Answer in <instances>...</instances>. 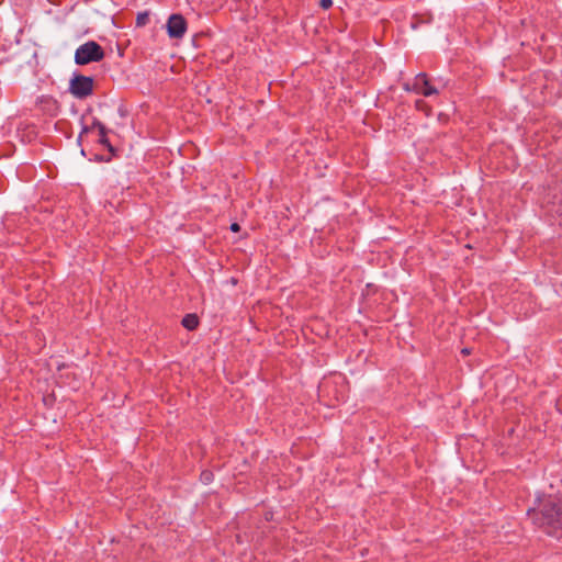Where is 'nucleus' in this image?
Wrapping results in <instances>:
<instances>
[{
  "mask_svg": "<svg viewBox=\"0 0 562 562\" xmlns=\"http://www.w3.org/2000/svg\"><path fill=\"white\" fill-rule=\"evenodd\" d=\"M103 57V48L94 41H89L80 45L75 53V61L77 65H87L93 61H100Z\"/></svg>",
  "mask_w": 562,
  "mask_h": 562,
  "instance_id": "obj_2",
  "label": "nucleus"
},
{
  "mask_svg": "<svg viewBox=\"0 0 562 562\" xmlns=\"http://www.w3.org/2000/svg\"><path fill=\"white\" fill-rule=\"evenodd\" d=\"M231 229H232L233 232H239L240 226H239V224H237V223H233V224L231 225Z\"/></svg>",
  "mask_w": 562,
  "mask_h": 562,
  "instance_id": "obj_12",
  "label": "nucleus"
},
{
  "mask_svg": "<svg viewBox=\"0 0 562 562\" xmlns=\"http://www.w3.org/2000/svg\"><path fill=\"white\" fill-rule=\"evenodd\" d=\"M463 355H470V350L468 348L462 349L461 351Z\"/></svg>",
  "mask_w": 562,
  "mask_h": 562,
  "instance_id": "obj_14",
  "label": "nucleus"
},
{
  "mask_svg": "<svg viewBox=\"0 0 562 562\" xmlns=\"http://www.w3.org/2000/svg\"><path fill=\"white\" fill-rule=\"evenodd\" d=\"M93 89L94 80L92 77L75 74L69 81V92L79 100L90 97Z\"/></svg>",
  "mask_w": 562,
  "mask_h": 562,
  "instance_id": "obj_3",
  "label": "nucleus"
},
{
  "mask_svg": "<svg viewBox=\"0 0 562 562\" xmlns=\"http://www.w3.org/2000/svg\"><path fill=\"white\" fill-rule=\"evenodd\" d=\"M213 480V473L211 471H203L201 473V481L205 484L210 483Z\"/></svg>",
  "mask_w": 562,
  "mask_h": 562,
  "instance_id": "obj_10",
  "label": "nucleus"
},
{
  "mask_svg": "<svg viewBox=\"0 0 562 562\" xmlns=\"http://www.w3.org/2000/svg\"><path fill=\"white\" fill-rule=\"evenodd\" d=\"M187 31V22L180 14H172L167 22V32L171 38H181Z\"/></svg>",
  "mask_w": 562,
  "mask_h": 562,
  "instance_id": "obj_5",
  "label": "nucleus"
},
{
  "mask_svg": "<svg viewBox=\"0 0 562 562\" xmlns=\"http://www.w3.org/2000/svg\"><path fill=\"white\" fill-rule=\"evenodd\" d=\"M415 105H416L417 110L424 111L426 113V115H429L430 108L427 105V103L424 100H417Z\"/></svg>",
  "mask_w": 562,
  "mask_h": 562,
  "instance_id": "obj_9",
  "label": "nucleus"
},
{
  "mask_svg": "<svg viewBox=\"0 0 562 562\" xmlns=\"http://www.w3.org/2000/svg\"><path fill=\"white\" fill-rule=\"evenodd\" d=\"M94 130L98 131V142L108 147L110 151L113 150V147L111 146L108 137H106V133H108V130L106 127L98 120H94L91 124V126H85L79 135V138L82 139V137L85 135H87L88 133L90 132H93Z\"/></svg>",
  "mask_w": 562,
  "mask_h": 562,
  "instance_id": "obj_6",
  "label": "nucleus"
},
{
  "mask_svg": "<svg viewBox=\"0 0 562 562\" xmlns=\"http://www.w3.org/2000/svg\"><path fill=\"white\" fill-rule=\"evenodd\" d=\"M182 325L184 328L189 329V330H194L198 325H199V318L195 314H187L183 318H182Z\"/></svg>",
  "mask_w": 562,
  "mask_h": 562,
  "instance_id": "obj_7",
  "label": "nucleus"
},
{
  "mask_svg": "<svg viewBox=\"0 0 562 562\" xmlns=\"http://www.w3.org/2000/svg\"><path fill=\"white\" fill-rule=\"evenodd\" d=\"M405 89L407 91H414L424 97H430L432 94L438 93V90L430 85L428 77L425 72L418 74L415 77L412 87H409L408 85H405Z\"/></svg>",
  "mask_w": 562,
  "mask_h": 562,
  "instance_id": "obj_4",
  "label": "nucleus"
},
{
  "mask_svg": "<svg viewBox=\"0 0 562 562\" xmlns=\"http://www.w3.org/2000/svg\"><path fill=\"white\" fill-rule=\"evenodd\" d=\"M329 385V381H325L321 384L319 389L323 391L324 389H326L327 386Z\"/></svg>",
  "mask_w": 562,
  "mask_h": 562,
  "instance_id": "obj_13",
  "label": "nucleus"
},
{
  "mask_svg": "<svg viewBox=\"0 0 562 562\" xmlns=\"http://www.w3.org/2000/svg\"><path fill=\"white\" fill-rule=\"evenodd\" d=\"M319 4L323 9L327 10L333 5V0H321Z\"/></svg>",
  "mask_w": 562,
  "mask_h": 562,
  "instance_id": "obj_11",
  "label": "nucleus"
},
{
  "mask_svg": "<svg viewBox=\"0 0 562 562\" xmlns=\"http://www.w3.org/2000/svg\"><path fill=\"white\" fill-rule=\"evenodd\" d=\"M536 526L548 535L562 538V505L551 496L539 498L538 506L528 510Z\"/></svg>",
  "mask_w": 562,
  "mask_h": 562,
  "instance_id": "obj_1",
  "label": "nucleus"
},
{
  "mask_svg": "<svg viewBox=\"0 0 562 562\" xmlns=\"http://www.w3.org/2000/svg\"><path fill=\"white\" fill-rule=\"evenodd\" d=\"M149 21V14L147 12H139L136 16V26H145Z\"/></svg>",
  "mask_w": 562,
  "mask_h": 562,
  "instance_id": "obj_8",
  "label": "nucleus"
}]
</instances>
